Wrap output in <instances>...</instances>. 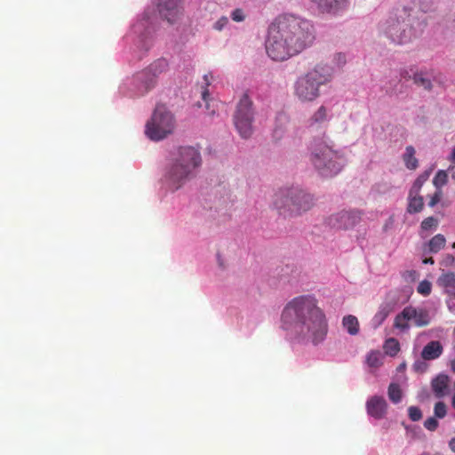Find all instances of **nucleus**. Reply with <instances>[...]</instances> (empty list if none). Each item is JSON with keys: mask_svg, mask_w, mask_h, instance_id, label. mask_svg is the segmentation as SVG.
<instances>
[{"mask_svg": "<svg viewBox=\"0 0 455 455\" xmlns=\"http://www.w3.org/2000/svg\"><path fill=\"white\" fill-rule=\"evenodd\" d=\"M336 58H337V61L339 62V64L340 65H343L346 63V58H345V55L342 54V53H338L336 55Z\"/></svg>", "mask_w": 455, "mask_h": 455, "instance_id": "obj_43", "label": "nucleus"}, {"mask_svg": "<svg viewBox=\"0 0 455 455\" xmlns=\"http://www.w3.org/2000/svg\"><path fill=\"white\" fill-rule=\"evenodd\" d=\"M156 79L152 76L148 68L135 74L132 84L136 88L135 95H143L156 84Z\"/></svg>", "mask_w": 455, "mask_h": 455, "instance_id": "obj_13", "label": "nucleus"}, {"mask_svg": "<svg viewBox=\"0 0 455 455\" xmlns=\"http://www.w3.org/2000/svg\"><path fill=\"white\" fill-rule=\"evenodd\" d=\"M435 418L443 419L447 414V406L443 402H437L434 407Z\"/></svg>", "mask_w": 455, "mask_h": 455, "instance_id": "obj_34", "label": "nucleus"}, {"mask_svg": "<svg viewBox=\"0 0 455 455\" xmlns=\"http://www.w3.org/2000/svg\"><path fill=\"white\" fill-rule=\"evenodd\" d=\"M174 128L175 119L173 115L164 105H157L151 120L146 124L145 132L150 140L158 141L172 133Z\"/></svg>", "mask_w": 455, "mask_h": 455, "instance_id": "obj_8", "label": "nucleus"}, {"mask_svg": "<svg viewBox=\"0 0 455 455\" xmlns=\"http://www.w3.org/2000/svg\"><path fill=\"white\" fill-rule=\"evenodd\" d=\"M274 204L283 214L299 215L315 204L314 197L299 188H281L275 194Z\"/></svg>", "mask_w": 455, "mask_h": 455, "instance_id": "obj_7", "label": "nucleus"}, {"mask_svg": "<svg viewBox=\"0 0 455 455\" xmlns=\"http://www.w3.org/2000/svg\"><path fill=\"white\" fill-rule=\"evenodd\" d=\"M321 12L338 13L347 7V0H322L317 4Z\"/></svg>", "mask_w": 455, "mask_h": 455, "instance_id": "obj_16", "label": "nucleus"}, {"mask_svg": "<svg viewBox=\"0 0 455 455\" xmlns=\"http://www.w3.org/2000/svg\"><path fill=\"white\" fill-rule=\"evenodd\" d=\"M331 73L327 66L317 65L307 74L298 77L294 84V95L301 102H311L320 96V86L331 81Z\"/></svg>", "mask_w": 455, "mask_h": 455, "instance_id": "obj_6", "label": "nucleus"}, {"mask_svg": "<svg viewBox=\"0 0 455 455\" xmlns=\"http://www.w3.org/2000/svg\"><path fill=\"white\" fill-rule=\"evenodd\" d=\"M309 161L315 171L323 177L338 174L345 164L343 154L334 148L333 143L319 138L311 142Z\"/></svg>", "mask_w": 455, "mask_h": 455, "instance_id": "obj_4", "label": "nucleus"}, {"mask_svg": "<svg viewBox=\"0 0 455 455\" xmlns=\"http://www.w3.org/2000/svg\"><path fill=\"white\" fill-rule=\"evenodd\" d=\"M423 263L424 264H430V265H433L435 263V260L432 257L430 258H427L423 260Z\"/></svg>", "mask_w": 455, "mask_h": 455, "instance_id": "obj_45", "label": "nucleus"}, {"mask_svg": "<svg viewBox=\"0 0 455 455\" xmlns=\"http://www.w3.org/2000/svg\"><path fill=\"white\" fill-rule=\"evenodd\" d=\"M413 82L418 86L423 87L425 90L430 91L432 89V83L430 79L424 76V75L420 72H417L413 74Z\"/></svg>", "mask_w": 455, "mask_h": 455, "instance_id": "obj_28", "label": "nucleus"}, {"mask_svg": "<svg viewBox=\"0 0 455 455\" xmlns=\"http://www.w3.org/2000/svg\"><path fill=\"white\" fill-rule=\"evenodd\" d=\"M446 243V239L443 235L437 234L433 236L428 243V250L432 253H436L442 250Z\"/></svg>", "mask_w": 455, "mask_h": 455, "instance_id": "obj_24", "label": "nucleus"}, {"mask_svg": "<svg viewBox=\"0 0 455 455\" xmlns=\"http://www.w3.org/2000/svg\"><path fill=\"white\" fill-rule=\"evenodd\" d=\"M231 18L235 22H241L244 20L245 15L242 9L237 8L231 12Z\"/></svg>", "mask_w": 455, "mask_h": 455, "instance_id": "obj_38", "label": "nucleus"}, {"mask_svg": "<svg viewBox=\"0 0 455 455\" xmlns=\"http://www.w3.org/2000/svg\"><path fill=\"white\" fill-rule=\"evenodd\" d=\"M228 23V19L226 16L220 18L213 25V28L216 30H222Z\"/></svg>", "mask_w": 455, "mask_h": 455, "instance_id": "obj_40", "label": "nucleus"}, {"mask_svg": "<svg viewBox=\"0 0 455 455\" xmlns=\"http://www.w3.org/2000/svg\"><path fill=\"white\" fill-rule=\"evenodd\" d=\"M387 402L382 396H372L366 403L367 412L375 419H381L386 414Z\"/></svg>", "mask_w": 455, "mask_h": 455, "instance_id": "obj_14", "label": "nucleus"}, {"mask_svg": "<svg viewBox=\"0 0 455 455\" xmlns=\"http://www.w3.org/2000/svg\"><path fill=\"white\" fill-rule=\"evenodd\" d=\"M414 73H417V72L414 71L413 68H403L400 70V76H401V78L408 81L413 77Z\"/></svg>", "mask_w": 455, "mask_h": 455, "instance_id": "obj_39", "label": "nucleus"}, {"mask_svg": "<svg viewBox=\"0 0 455 455\" xmlns=\"http://www.w3.org/2000/svg\"><path fill=\"white\" fill-rule=\"evenodd\" d=\"M451 247H452L453 249H455V243H453L451 244Z\"/></svg>", "mask_w": 455, "mask_h": 455, "instance_id": "obj_52", "label": "nucleus"}, {"mask_svg": "<svg viewBox=\"0 0 455 455\" xmlns=\"http://www.w3.org/2000/svg\"><path fill=\"white\" fill-rule=\"evenodd\" d=\"M288 122V117L285 115H279L276 117V126L274 129L273 136L276 140H280L283 136V132L285 131L284 125Z\"/></svg>", "mask_w": 455, "mask_h": 455, "instance_id": "obj_25", "label": "nucleus"}, {"mask_svg": "<svg viewBox=\"0 0 455 455\" xmlns=\"http://www.w3.org/2000/svg\"><path fill=\"white\" fill-rule=\"evenodd\" d=\"M439 423L435 417H430L424 422V427L429 431H435L437 429Z\"/></svg>", "mask_w": 455, "mask_h": 455, "instance_id": "obj_37", "label": "nucleus"}, {"mask_svg": "<svg viewBox=\"0 0 455 455\" xmlns=\"http://www.w3.org/2000/svg\"><path fill=\"white\" fill-rule=\"evenodd\" d=\"M281 326L299 339L314 345L323 342L328 332L325 314L312 295L291 299L282 311Z\"/></svg>", "mask_w": 455, "mask_h": 455, "instance_id": "obj_1", "label": "nucleus"}, {"mask_svg": "<svg viewBox=\"0 0 455 455\" xmlns=\"http://www.w3.org/2000/svg\"><path fill=\"white\" fill-rule=\"evenodd\" d=\"M411 321L417 327L427 326L430 323L429 313L424 308L407 306L395 317L394 327L402 331H408Z\"/></svg>", "mask_w": 455, "mask_h": 455, "instance_id": "obj_10", "label": "nucleus"}, {"mask_svg": "<svg viewBox=\"0 0 455 455\" xmlns=\"http://www.w3.org/2000/svg\"><path fill=\"white\" fill-rule=\"evenodd\" d=\"M148 68L152 76L157 80L161 74L166 72L168 68V62L164 59H158L151 63Z\"/></svg>", "mask_w": 455, "mask_h": 455, "instance_id": "obj_21", "label": "nucleus"}, {"mask_svg": "<svg viewBox=\"0 0 455 455\" xmlns=\"http://www.w3.org/2000/svg\"><path fill=\"white\" fill-rule=\"evenodd\" d=\"M388 398L394 403H398L402 400V390L396 383H391L387 390Z\"/></svg>", "mask_w": 455, "mask_h": 455, "instance_id": "obj_26", "label": "nucleus"}, {"mask_svg": "<svg viewBox=\"0 0 455 455\" xmlns=\"http://www.w3.org/2000/svg\"><path fill=\"white\" fill-rule=\"evenodd\" d=\"M159 13L168 22L173 23L181 14V0H156Z\"/></svg>", "mask_w": 455, "mask_h": 455, "instance_id": "obj_12", "label": "nucleus"}, {"mask_svg": "<svg viewBox=\"0 0 455 455\" xmlns=\"http://www.w3.org/2000/svg\"><path fill=\"white\" fill-rule=\"evenodd\" d=\"M431 290L432 284L427 280L421 281L417 288V291L423 296H428L431 293Z\"/></svg>", "mask_w": 455, "mask_h": 455, "instance_id": "obj_35", "label": "nucleus"}, {"mask_svg": "<svg viewBox=\"0 0 455 455\" xmlns=\"http://www.w3.org/2000/svg\"><path fill=\"white\" fill-rule=\"evenodd\" d=\"M439 285L444 288H455V273L448 272L438 278Z\"/></svg>", "mask_w": 455, "mask_h": 455, "instance_id": "obj_27", "label": "nucleus"}, {"mask_svg": "<svg viewBox=\"0 0 455 455\" xmlns=\"http://www.w3.org/2000/svg\"><path fill=\"white\" fill-rule=\"evenodd\" d=\"M449 446L451 448V450L455 453V437H453L450 443H449Z\"/></svg>", "mask_w": 455, "mask_h": 455, "instance_id": "obj_44", "label": "nucleus"}, {"mask_svg": "<svg viewBox=\"0 0 455 455\" xmlns=\"http://www.w3.org/2000/svg\"><path fill=\"white\" fill-rule=\"evenodd\" d=\"M362 214V212L359 210H343L330 215L325 220V223L334 229L348 230L360 223Z\"/></svg>", "mask_w": 455, "mask_h": 455, "instance_id": "obj_11", "label": "nucleus"}, {"mask_svg": "<svg viewBox=\"0 0 455 455\" xmlns=\"http://www.w3.org/2000/svg\"><path fill=\"white\" fill-rule=\"evenodd\" d=\"M442 196H443L442 190H436L435 192V194L430 197L428 205L430 207H434L435 205H436L440 202Z\"/></svg>", "mask_w": 455, "mask_h": 455, "instance_id": "obj_41", "label": "nucleus"}, {"mask_svg": "<svg viewBox=\"0 0 455 455\" xmlns=\"http://www.w3.org/2000/svg\"><path fill=\"white\" fill-rule=\"evenodd\" d=\"M448 159L451 162H455V147L452 148L451 153Z\"/></svg>", "mask_w": 455, "mask_h": 455, "instance_id": "obj_46", "label": "nucleus"}, {"mask_svg": "<svg viewBox=\"0 0 455 455\" xmlns=\"http://www.w3.org/2000/svg\"><path fill=\"white\" fill-rule=\"evenodd\" d=\"M405 274H407L411 277H414L416 275V271H414V270L407 271Z\"/></svg>", "mask_w": 455, "mask_h": 455, "instance_id": "obj_48", "label": "nucleus"}, {"mask_svg": "<svg viewBox=\"0 0 455 455\" xmlns=\"http://www.w3.org/2000/svg\"><path fill=\"white\" fill-rule=\"evenodd\" d=\"M254 114L253 103L249 95L244 93L241 97L233 116L234 124L243 139L250 138L253 132Z\"/></svg>", "mask_w": 455, "mask_h": 455, "instance_id": "obj_9", "label": "nucleus"}, {"mask_svg": "<svg viewBox=\"0 0 455 455\" xmlns=\"http://www.w3.org/2000/svg\"><path fill=\"white\" fill-rule=\"evenodd\" d=\"M208 91L205 89L202 92V98L204 101H207Z\"/></svg>", "mask_w": 455, "mask_h": 455, "instance_id": "obj_47", "label": "nucleus"}, {"mask_svg": "<svg viewBox=\"0 0 455 455\" xmlns=\"http://www.w3.org/2000/svg\"><path fill=\"white\" fill-rule=\"evenodd\" d=\"M204 80L206 81V85H209V81L207 79V76H204Z\"/></svg>", "mask_w": 455, "mask_h": 455, "instance_id": "obj_50", "label": "nucleus"}, {"mask_svg": "<svg viewBox=\"0 0 455 455\" xmlns=\"http://www.w3.org/2000/svg\"><path fill=\"white\" fill-rule=\"evenodd\" d=\"M342 323L350 335H356L358 333L359 323L355 316L351 315L345 316Z\"/></svg>", "mask_w": 455, "mask_h": 455, "instance_id": "obj_23", "label": "nucleus"}, {"mask_svg": "<svg viewBox=\"0 0 455 455\" xmlns=\"http://www.w3.org/2000/svg\"><path fill=\"white\" fill-rule=\"evenodd\" d=\"M420 455H429V454H428V453H427V452H424V453H422V454H420Z\"/></svg>", "mask_w": 455, "mask_h": 455, "instance_id": "obj_53", "label": "nucleus"}, {"mask_svg": "<svg viewBox=\"0 0 455 455\" xmlns=\"http://www.w3.org/2000/svg\"><path fill=\"white\" fill-rule=\"evenodd\" d=\"M312 2L315 3L316 4H319L322 0H311Z\"/></svg>", "mask_w": 455, "mask_h": 455, "instance_id": "obj_51", "label": "nucleus"}, {"mask_svg": "<svg viewBox=\"0 0 455 455\" xmlns=\"http://www.w3.org/2000/svg\"><path fill=\"white\" fill-rule=\"evenodd\" d=\"M201 164V156L193 147H180L172 164L165 174V182L169 188L175 191L181 188L194 175L195 170Z\"/></svg>", "mask_w": 455, "mask_h": 455, "instance_id": "obj_3", "label": "nucleus"}, {"mask_svg": "<svg viewBox=\"0 0 455 455\" xmlns=\"http://www.w3.org/2000/svg\"><path fill=\"white\" fill-rule=\"evenodd\" d=\"M431 171H426L422 174H420L418 179L415 180L411 189L415 192V194H418L423 184L428 180L430 176Z\"/></svg>", "mask_w": 455, "mask_h": 455, "instance_id": "obj_32", "label": "nucleus"}, {"mask_svg": "<svg viewBox=\"0 0 455 455\" xmlns=\"http://www.w3.org/2000/svg\"><path fill=\"white\" fill-rule=\"evenodd\" d=\"M409 418L412 421H419L422 418V412L417 406H410L408 409Z\"/></svg>", "mask_w": 455, "mask_h": 455, "instance_id": "obj_36", "label": "nucleus"}, {"mask_svg": "<svg viewBox=\"0 0 455 455\" xmlns=\"http://www.w3.org/2000/svg\"><path fill=\"white\" fill-rule=\"evenodd\" d=\"M394 307L390 302H383L379 305L378 311L371 319V324L374 329L379 328L389 314L393 311Z\"/></svg>", "mask_w": 455, "mask_h": 455, "instance_id": "obj_18", "label": "nucleus"}, {"mask_svg": "<svg viewBox=\"0 0 455 455\" xmlns=\"http://www.w3.org/2000/svg\"><path fill=\"white\" fill-rule=\"evenodd\" d=\"M443 347L440 341L432 340L428 342L421 351V357L425 361L437 359L443 354Z\"/></svg>", "mask_w": 455, "mask_h": 455, "instance_id": "obj_17", "label": "nucleus"}, {"mask_svg": "<svg viewBox=\"0 0 455 455\" xmlns=\"http://www.w3.org/2000/svg\"><path fill=\"white\" fill-rule=\"evenodd\" d=\"M384 349L390 355H395L400 350V344L397 339L390 338L386 340Z\"/></svg>", "mask_w": 455, "mask_h": 455, "instance_id": "obj_30", "label": "nucleus"}, {"mask_svg": "<svg viewBox=\"0 0 455 455\" xmlns=\"http://www.w3.org/2000/svg\"><path fill=\"white\" fill-rule=\"evenodd\" d=\"M442 264L445 267L455 265V257L451 254H446L443 259Z\"/></svg>", "mask_w": 455, "mask_h": 455, "instance_id": "obj_42", "label": "nucleus"}, {"mask_svg": "<svg viewBox=\"0 0 455 455\" xmlns=\"http://www.w3.org/2000/svg\"><path fill=\"white\" fill-rule=\"evenodd\" d=\"M329 120V109L324 105H321L307 119V124L310 129H318Z\"/></svg>", "mask_w": 455, "mask_h": 455, "instance_id": "obj_15", "label": "nucleus"}, {"mask_svg": "<svg viewBox=\"0 0 455 455\" xmlns=\"http://www.w3.org/2000/svg\"><path fill=\"white\" fill-rule=\"evenodd\" d=\"M403 160L405 166L410 170H415L418 167V159L415 157V149L412 146L406 147Z\"/></svg>", "mask_w": 455, "mask_h": 455, "instance_id": "obj_22", "label": "nucleus"}, {"mask_svg": "<svg viewBox=\"0 0 455 455\" xmlns=\"http://www.w3.org/2000/svg\"><path fill=\"white\" fill-rule=\"evenodd\" d=\"M366 360L369 366L378 368L382 364V355L379 351H371Z\"/></svg>", "mask_w": 455, "mask_h": 455, "instance_id": "obj_29", "label": "nucleus"}, {"mask_svg": "<svg viewBox=\"0 0 455 455\" xmlns=\"http://www.w3.org/2000/svg\"><path fill=\"white\" fill-rule=\"evenodd\" d=\"M313 40V26L308 20L286 14L269 27L266 51L272 60L283 61L299 53Z\"/></svg>", "mask_w": 455, "mask_h": 455, "instance_id": "obj_2", "label": "nucleus"}, {"mask_svg": "<svg viewBox=\"0 0 455 455\" xmlns=\"http://www.w3.org/2000/svg\"><path fill=\"white\" fill-rule=\"evenodd\" d=\"M449 377L445 374H439L431 382V387L435 395L442 398L447 394Z\"/></svg>", "mask_w": 455, "mask_h": 455, "instance_id": "obj_19", "label": "nucleus"}, {"mask_svg": "<svg viewBox=\"0 0 455 455\" xmlns=\"http://www.w3.org/2000/svg\"><path fill=\"white\" fill-rule=\"evenodd\" d=\"M424 201L423 197L415 194L413 189H411L409 194V204L407 211L410 213H417L423 210Z\"/></svg>", "mask_w": 455, "mask_h": 455, "instance_id": "obj_20", "label": "nucleus"}, {"mask_svg": "<svg viewBox=\"0 0 455 455\" xmlns=\"http://www.w3.org/2000/svg\"><path fill=\"white\" fill-rule=\"evenodd\" d=\"M380 29L395 44L410 42L414 36L411 10L404 6L394 9L381 23Z\"/></svg>", "mask_w": 455, "mask_h": 455, "instance_id": "obj_5", "label": "nucleus"}, {"mask_svg": "<svg viewBox=\"0 0 455 455\" xmlns=\"http://www.w3.org/2000/svg\"><path fill=\"white\" fill-rule=\"evenodd\" d=\"M451 369L455 372V359L451 362Z\"/></svg>", "mask_w": 455, "mask_h": 455, "instance_id": "obj_49", "label": "nucleus"}, {"mask_svg": "<svg viewBox=\"0 0 455 455\" xmlns=\"http://www.w3.org/2000/svg\"><path fill=\"white\" fill-rule=\"evenodd\" d=\"M448 181V174L446 171L440 170L436 172L433 184L436 188L437 190H441V188L446 185Z\"/></svg>", "mask_w": 455, "mask_h": 455, "instance_id": "obj_31", "label": "nucleus"}, {"mask_svg": "<svg viewBox=\"0 0 455 455\" xmlns=\"http://www.w3.org/2000/svg\"><path fill=\"white\" fill-rule=\"evenodd\" d=\"M438 226V220L435 217H427L420 224V228L423 231H429L435 229Z\"/></svg>", "mask_w": 455, "mask_h": 455, "instance_id": "obj_33", "label": "nucleus"}]
</instances>
